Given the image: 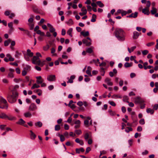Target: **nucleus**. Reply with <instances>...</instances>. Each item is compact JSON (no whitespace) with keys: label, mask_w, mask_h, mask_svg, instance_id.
<instances>
[{"label":"nucleus","mask_w":158,"mask_h":158,"mask_svg":"<svg viewBox=\"0 0 158 158\" xmlns=\"http://www.w3.org/2000/svg\"><path fill=\"white\" fill-rule=\"evenodd\" d=\"M114 33L115 37L117 39L121 41H123L125 40V32L122 29L116 28Z\"/></svg>","instance_id":"obj_1"},{"label":"nucleus","mask_w":158,"mask_h":158,"mask_svg":"<svg viewBox=\"0 0 158 158\" xmlns=\"http://www.w3.org/2000/svg\"><path fill=\"white\" fill-rule=\"evenodd\" d=\"M19 97L18 93L17 91H14L12 92V94H8L7 99L8 102L11 103H14L17 101Z\"/></svg>","instance_id":"obj_2"},{"label":"nucleus","mask_w":158,"mask_h":158,"mask_svg":"<svg viewBox=\"0 0 158 158\" xmlns=\"http://www.w3.org/2000/svg\"><path fill=\"white\" fill-rule=\"evenodd\" d=\"M134 103L137 104H139L140 105V108L141 109H144L145 107V101L140 97H137L135 98Z\"/></svg>","instance_id":"obj_3"},{"label":"nucleus","mask_w":158,"mask_h":158,"mask_svg":"<svg viewBox=\"0 0 158 158\" xmlns=\"http://www.w3.org/2000/svg\"><path fill=\"white\" fill-rule=\"evenodd\" d=\"M8 107V104L6 100L2 97H0V108L7 109Z\"/></svg>","instance_id":"obj_4"},{"label":"nucleus","mask_w":158,"mask_h":158,"mask_svg":"<svg viewBox=\"0 0 158 158\" xmlns=\"http://www.w3.org/2000/svg\"><path fill=\"white\" fill-rule=\"evenodd\" d=\"M32 63L35 64L40 65L41 61L39 58L37 56H33L32 59Z\"/></svg>","instance_id":"obj_5"},{"label":"nucleus","mask_w":158,"mask_h":158,"mask_svg":"<svg viewBox=\"0 0 158 158\" xmlns=\"http://www.w3.org/2000/svg\"><path fill=\"white\" fill-rule=\"evenodd\" d=\"M82 43L85 44L86 46H90L91 44V41L89 37H87L85 39H83L82 40Z\"/></svg>","instance_id":"obj_6"},{"label":"nucleus","mask_w":158,"mask_h":158,"mask_svg":"<svg viewBox=\"0 0 158 158\" xmlns=\"http://www.w3.org/2000/svg\"><path fill=\"white\" fill-rule=\"evenodd\" d=\"M6 56V57H5L4 59V60L6 62H8L9 61H13L14 60V58L12 57L10 54H7Z\"/></svg>","instance_id":"obj_7"},{"label":"nucleus","mask_w":158,"mask_h":158,"mask_svg":"<svg viewBox=\"0 0 158 158\" xmlns=\"http://www.w3.org/2000/svg\"><path fill=\"white\" fill-rule=\"evenodd\" d=\"M47 80L49 81H56V77L55 75H50L48 76Z\"/></svg>","instance_id":"obj_8"},{"label":"nucleus","mask_w":158,"mask_h":158,"mask_svg":"<svg viewBox=\"0 0 158 158\" xmlns=\"http://www.w3.org/2000/svg\"><path fill=\"white\" fill-rule=\"evenodd\" d=\"M37 109L36 105L34 103L31 104L29 107V110L31 111H34L36 110Z\"/></svg>","instance_id":"obj_9"},{"label":"nucleus","mask_w":158,"mask_h":158,"mask_svg":"<svg viewBox=\"0 0 158 158\" xmlns=\"http://www.w3.org/2000/svg\"><path fill=\"white\" fill-rule=\"evenodd\" d=\"M6 118L10 121H15L16 119V117L13 116L11 115H7L6 116Z\"/></svg>","instance_id":"obj_10"},{"label":"nucleus","mask_w":158,"mask_h":158,"mask_svg":"<svg viewBox=\"0 0 158 158\" xmlns=\"http://www.w3.org/2000/svg\"><path fill=\"white\" fill-rule=\"evenodd\" d=\"M138 15V12H135L134 13H132L130 15H129L127 16V18H136Z\"/></svg>","instance_id":"obj_11"},{"label":"nucleus","mask_w":158,"mask_h":158,"mask_svg":"<svg viewBox=\"0 0 158 158\" xmlns=\"http://www.w3.org/2000/svg\"><path fill=\"white\" fill-rule=\"evenodd\" d=\"M49 30L50 32L53 33V35L54 37H56V36L57 33L55 31V29L53 27L49 28Z\"/></svg>","instance_id":"obj_12"},{"label":"nucleus","mask_w":158,"mask_h":158,"mask_svg":"<svg viewBox=\"0 0 158 158\" xmlns=\"http://www.w3.org/2000/svg\"><path fill=\"white\" fill-rule=\"evenodd\" d=\"M36 78L37 79L36 82L38 84H41L43 82V80L42 79V78L41 76L37 77Z\"/></svg>","instance_id":"obj_13"},{"label":"nucleus","mask_w":158,"mask_h":158,"mask_svg":"<svg viewBox=\"0 0 158 158\" xmlns=\"http://www.w3.org/2000/svg\"><path fill=\"white\" fill-rule=\"evenodd\" d=\"M91 136V133L89 132V133H86L84 135V137L85 139L86 140H87L88 139H89L90 138Z\"/></svg>","instance_id":"obj_14"},{"label":"nucleus","mask_w":158,"mask_h":158,"mask_svg":"<svg viewBox=\"0 0 158 158\" xmlns=\"http://www.w3.org/2000/svg\"><path fill=\"white\" fill-rule=\"evenodd\" d=\"M8 26L10 28L9 33H11L14 30V28L13 27L12 22H10L8 24Z\"/></svg>","instance_id":"obj_15"},{"label":"nucleus","mask_w":158,"mask_h":158,"mask_svg":"<svg viewBox=\"0 0 158 158\" xmlns=\"http://www.w3.org/2000/svg\"><path fill=\"white\" fill-rule=\"evenodd\" d=\"M110 81L111 80L110 79L108 78H106L105 80V82L107 83L108 85L111 86L113 85V83L112 82Z\"/></svg>","instance_id":"obj_16"},{"label":"nucleus","mask_w":158,"mask_h":158,"mask_svg":"<svg viewBox=\"0 0 158 158\" xmlns=\"http://www.w3.org/2000/svg\"><path fill=\"white\" fill-rule=\"evenodd\" d=\"M133 38L134 39H137L139 35V33L136 31H134L133 32Z\"/></svg>","instance_id":"obj_17"},{"label":"nucleus","mask_w":158,"mask_h":158,"mask_svg":"<svg viewBox=\"0 0 158 158\" xmlns=\"http://www.w3.org/2000/svg\"><path fill=\"white\" fill-rule=\"evenodd\" d=\"M142 12L144 14L147 15H148L150 13L149 10L145 8L143 9Z\"/></svg>","instance_id":"obj_18"},{"label":"nucleus","mask_w":158,"mask_h":158,"mask_svg":"<svg viewBox=\"0 0 158 158\" xmlns=\"http://www.w3.org/2000/svg\"><path fill=\"white\" fill-rule=\"evenodd\" d=\"M75 77L74 75H72L70 76V78L67 82V83H72L73 82V80L75 79Z\"/></svg>","instance_id":"obj_19"},{"label":"nucleus","mask_w":158,"mask_h":158,"mask_svg":"<svg viewBox=\"0 0 158 158\" xmlns=\"http://www.w3.org/2000/svg\"><path fill=\"white\" fill-rule=\"evenodd\" d=\"M92 68L90 66H88L87 67V69L86 71V73L91 76V71L92 70Z\"/></svg>","instance_id":"obj_20"},{"label":"nucleus","mask_w":158,"mask_h":158,"mask_svg":"<svg viewBox=\"0 0 158 158\" xmlns=\"http://www.w3.org/2000/svg\"><path fill=\"white\" fill-rule=\"evenodd\" d=\"M75 141L76 143H79L81 145H83L84 144L83 141L81 140H80L79 138L76 139Z\"/></svg>","instance_id":"obj_21"},{"label":"nucleus","mask_w":158,"mask_h":158,"mask_svg":"<svg viewBox=\"0 0 158 158\" xmlns=\"http://www.w3.org/2000/svg\"><path fill=\"white\" fill-rule=\"evenodd\" d=\"M27 55L30 57H32L33 55V52H31V51L29 49H28L27 50Z\"/></svg>","instance_id":"obj_22"},{"label":"nucleus","mask_w":158,"mask_h":158,"mask_svg":"<svg viewBox=\"0 0 158 158\" xmlns=\"http://www.w3.org/2000/svg\"><path fill=\"white\" fill-rule=\"evenodd\" d=\"M85 150L83 148H76V152L77 153H80V152H83Z\"/></svg>","instance_id":"obj_23"},{"label":"nucleus","mask_w":158,"mask_h":158,"mask_svg":"<svg viewBox=\"0 0 158 158\" xmlns=\"http://www.w3.org/2000/svg\"><path fill=\"white\" fill-rule=\"evenodd\" d=\"M30 132L31 133V138L32 139H35V137H36V135L31 130L30 131Z\"/></svg>","instance_id":"obj_24"},{"label":"nucleus","mask_w":158,"mask_h":158,"mask_svg":"<svg viewBox=\"0 0 158 158\" xmlns=\"http://www.w3.org/2000/svg\"><path fill=\"white\" fill-rule=\"evenodd\" d=\"M146 111L148 113L150 114H153L154 112V110L150 108H147L146 110Z\"/></svg>","instance_id":"obj_25"},{"label":"nucleus","mask_w":158,"mask_h":158,"mask_svg":"<svg viewBox=\"0 0 158 158\" xmlns=\"http://www.w3.org/2000/svg\"><path fill=\"white\" fill-rule=\"evenodd\" d=\"M150 12L152 15H154L157 12V9L155 7H152V10H151Z\"/></svg>","instance_id":"obj_26"},{"label":"nucleus","mask_w":158,"mask_h":158,"mask_svg":"<svg viewBox=\"0 0 158 158\" xmlns=\"http://www.w3.org/2000/svg\"><path fill=\"white\" fill-rule=\"evenodd\" d=\"M7 115L4 113H0V118L2 119L6 118Z\"/></svg>","instance_id":"obj_27"},{"label":"nucleus","mask_w":158,"mask_h":158,"mask_svg":"<svg viewBox=\"0 0 158 158\" xmlns=\"http://www.w3.org/2000/svg\"><path fill=\"white\" fill-rule=\"evenodd\" d=\"M32 9L33 11L35 13L38 14L40 13V11L39 10L38 8L35 6H32Z\"/></svg>","instance_id":"obj_28"},{"label":"nucleus","mask_w":158,"mask_h":158,"mask_svg":"<svg viewBox=\"0 0 158 158\" xmlns=\"http://www.w3.org/2000/svg\"><path fill=\"white\" fill-rule=\"evenodd\" d=\"M25 123V121L22 118H20L19 121L16 123L20 125H23Z\"/></svg>","instance_id":"obj_29"},{"label":"nucleus","mask_w":158,"mask_h":158,"mask_svg":"<svg viewBox=\"0 0 158 158\" xmlns=\"http://www.w3.org/2000/svg\"><path fill=\"white\" fill-rule=\"evenodd\" d=\"M81 34L84 37L88 36L89 35V32L88 31H87L85 32L84 31H82L81 32Z\"/></svg>","instance_id":"obj_30"},{"label":"nucleus","mask_w":158,"mask_h":158,"mask_svg":"<svg viewBox=\"0 0 158 158\" xmlns=\"http://www.w3.org/2000/svg\"><path fill=\"white\" fill-rule=\"evenodd\" d=\"M136 48V46H133L131 47L130 49L129 48H128L127 49L130 53H131V52H132L134 51V50Z\"/></svg>","instance_id":"obj_31"},{"label":"nucleus","mask_w":158,"mask_h":158,"mask_svg":"<svg viewBox=\"0 0 158 158\" xmlns=\"http://www.w3.org/2000/svg\"><path fill=\"white\" fill-rule=\"evenodd\" d=\"M23 69H24L27 72L30 70L31 67L28 65H27L25 67H24L23 68Z\"/></svg>","instance_id":"obj_32"},{"label":"nucleus","mask_w":158,"mask_h":158,"mask_svg":"<svg viewBox=\"0 0 158 158\" xmlns=\"http://www.w3.org/2000/svg\"><path fill=\"white\" fill-rule=\"evenodd\" d=\"M34 91L35 92L38 93V94L39 96H40L42 93V91L40 89H37V90H35Z\"/></svg>","instance_id":"obj_33"},{"label":"nucleus","mask_w":158,"mask_h":158,"mask_svg":"<svg viewBox=\"0 0 158 158\" xmlns=\"http://www.w3.org/2000/svg\"><path fill=\"white\" fill-rule=\"evenodd\" d=\"M58 136L60 137V140L61 142H62L64 141L65 138L64 135H60L59 134L58 135Z\"/></svg>","instance_id":"obj_34"},{"label":"nucleus","mask_w":158,"mask_h":158,"mask_svg":"<svg viewBox=\"0 0 158 158\" xmlns=\"http://www.w3.org/2000/svg\"><path fill=\"white\" fill-rule=\"evenodd\" d=\"M36 33L40 35L41 36H44L45 35V34L44 32H42L40 30H38L36 31Z\"/></svg>","instance_id":"obj_35"},{"label":"nucleus","mask_w":158,"mask_h":158,"mask_svg":"<svg viewBox=\"0 0 158 158\" xmlns=\"http://www.w3.org/2000/svg\"><path fill=\"white\" fill-rule=\"evenodd\" d=\"M11 40L10 39H9L7 40H6L4 41V44L5 46H7L8 45L9 43L11 42Z\"/></svg>","instance_id":"obj_36"},{"label":"nucleus","mask_w":158,"mask_h":158,"mask_svg":"<svg viewBox=\"0 0 158 158\" xmlns=\"http://www.w3.org/2000/svg\"><path fill=\"white\" fill-rule=\"evenodd\" d=\"M132 65V63H129L128 62H126L124 64V66L126 68H128L131 67Z\"/></svg>","instance_id":"obj_37"},{"label":"nucleus","mask_w":158,"mask_h":158,"mask_svg":"<svg viewBox=\"0 0 158 158\" xmlns=\"http://www.w3.org/2000/svg\"><path fill=\"white\" fill-rule=\"evenodd\" d=\"M24 116L26 117H30L31 116V114L29 112L24 114Z\"/></svg>","instance_id":"obj_38"},{"label":"nucleus","mask_w":158,"mask_h":158,"mask_svg":"<svg viewBox=\"0 0 158 158\" xmlns=\"http://www.w3.org/2000/svg\"><path fill=\"white\" fill-rule=\"evenodd\" d=\"M35 125L36 126H38L39 127H40L42 126L43 124L41 122L39 121L35 123Z\"/></svg>","instance_id":"obj_39"},{"label":"nucleus","mask_w":158,"mask_h":158,"mask_svg":"<svg viewBox=\"0 0 158 158\" xmlns=\"http://www.w3.org/2000/svg\"><path fill=\"white\" fill-rule=\"evenodd\" d=\"M96 15L95 14H93L92 16L91 21L93 22H95L96 21Z\"/></svg>","instance_id":"obj_40"},{"label":"nucleus","mask_w":158,"mask_h":158,"mask_svg":"<svg viewBox=\"0 0 158 158\" xmlns=\"http://www.w3.org/2000/svg\"><path fill=\"white\" fill-rule=\"evenodd\" d=\"M96 3L100 7H102L104 6V5L101 2V1H98Z\"/></svg>","instance_id":"obj_41"},{"label":"nucleus","mask_w":158,"mask_h":158,"mask_svg":"<svg viewBox=\"0 0 158 158\" xmlns=\"http://www.w3.org/2000/svg\"><path fill=\"white\" fill-rule=\"evenodd\" d=\"M129 100V98L127 96H124L123 97V100L124 102H126L127 103H129V102L128 101Z\"/></svg>","instance_id":"obj_42"},{"label":"nucleus","mask_w":158,"mask_h":158,"mask_svg":"<svg viewBox=\"0 0 158 158\" xmlns=\"http://www.w3.org/2000/svg\"><path fill=\"white\" fill-rule=\"evenodd\" d=\"M146 4V7L145 8H147V9L149 10V8L151 5V2L149 1H148L147 2Z\"/></svg>","instance_id":"obj_43"},{"label":"nucleus","mask_w":158,"mask_h":158,"mask_svg":"<svg viewBox=\"0 0 158 158\" xmlns=\"http://www.w3.org/2000/svg\"><path fill=\"white\" fill-rule=\"evenodd\" d=\"M73 30V29L72 28H70L69 29L68 31H67V33L71 37H72V32Z\"/></svg>","instance_id":"obj_44"},{"label":"nucleus","mask_w":158,"mask_h":158,"mask_svg":"<svg viewBox=\"0 0 158 158\" xmlns=\"http://www.w3.org/2000/svg\"><path fill=\"white\" fill-rule=\"evenodd\" d=\"M40 87V86L39 85H37V84L35 83L34 84L33 86L31 87V89H33L35 88H38Z\"/></svg>","instance_id":"obj_45"},{"label":"nucleus","mask_w":158,"mask_h":158,"mask_svg":"<svg viewBox=\"0 0 158 158\" xmlns=\"http://www.w3.org/2000/svg\"><path fill=\"white\" fill-rule=\"evenodd\" d=\"M84 124L85 127H87L89 126V121L87 120H85L84 121Z\"/></svg>","instance_id":"obj_46"},{"label":"nucleus","mask_w":158,"mask_h":158,"mask_svg":"<svg viewBox=\"0 0 158 158\" xmlns=\"http://www.w3.org/2000/svg\"><path fill=\"white\" fill-rule=\"evenodd\" d=\"M67 24L69 26L73 25V22L72 19H70L67 22Z\"/></svg>","instance_id":"obj_47"},{"label":"nucleus","mask_w":158,"mask_h":158,"mask_svg":"<svg viewBox=\"0 0 158 158\" xmlns=\"http://www.w3.org/2000/svg\"><path fill=\"white\" fill-rule=\"evenodd\" d=\"M60 129V125H56L55 127V131H58Z\"/></svg>","instance_id":"obj_48"},{"label":"nucleus","mask_w":158,"mask_h":158,"mask_svg":"<svg viewBox=\"0 0 158 158\" xmlns=\"http://www.w3.org/2000/svg\"><path fill=\"white\" fill-rule=\"evenodd\" d=\"M108 112L111 116H114L115 115V112L112 111L111 110H108Z\"/></svg>","instance_id":"obj_49"},{"label":"nucleus","mask_w":158,"mask_h":158,"mask_svg":"<svg viewBox=\"0 0 158 158\" xmlns=\"http://www.w3.org/2000/svg\"><path fill=\"white\" fill-rule=\"evenodd\" d=\"M113 98H121L122 97L118 95L114 94L112 96Z\"/></svg>","instance_id":"obj_50"},{"label":"nucleus","mask_w":158,"mask_h":158,"mask_svg":"<svg viewBox=\"0 0 158 158\" xmlns=\"http://www.w3.org/2000/svg\"><path fill=\"white\" fill-rule=\"evenodd\" d=\"M16 54L15 55V56L16 57L19 58V56H20L21 54V53L19 52L18 51H16L15 52Z\"/></svg>","instance_id":"obj_51"},{"label":"nucleus","mask_w":158,"mask_h":158,"mask_svg":"<svg viewBox=\"0 0 158 158\" xmlns=\"http://www.w3.org/2000/svg\"><path fill=\"white\" fill-rule=\"evenodd\" d=\"M14 77L13 73L12 72H10L8 74L7 77L9 78H13Z\"/></svg>","instance_id":"obj_52"},{"label":"nucleus","mask_w":158,"mask_h":158,"mask_svg":"<svg viewBox=\"0 0 158 158\" xmlns=\"http://www.w3.org/2000/svg\"><path fill=\"white\" fill-rule=\"evenodd\" d=\"M86 52L91 53L93 52V50L91 48H88L86 51Z\"/></svg>","instance_id":"obj_53"},{"label":"nucleus","mask_w":158,"mask_h":158,"mask_svg":"<svg viewBox=\"0 0 158 158\" xmlns=\"http://www.w3.org/2000/svg\"><path fill=\"white\" fill-rule=\"evenodd\" d=\"M28 25L30 30H32L33 29L34 26L32 23H29Z\"/></svg>","instance_id":"obj_54"},{"label":"nucleus","mask_w":158,"mask_h":158,"mask_svg":"<svg viewBox=\"0 0 158 158\" xmlns=\"http://www.w3.org/2000/svg\"><path fill=\"white\" fill-rule=\"evenodd\" d=\"M139 123L140 124L143 125L145 124V121L143 118H142L140 120Z\"/></svg>","instance_id":"obj_55"},{"label":"nucleus","mask_w":158,"mask_h":158,"mask_svg":"<svg viewBox=\"0 0 158 158\" xmlns=\"http://www.w3.org/2000/svg\"><path fill=\"white\" fill-rule=\"evenodd\" d=\"M155 44V43L154 42H152L150 43H148L146 45L148 47L151 46Z\"/></svg>","instance_id":"obj_56"},{"label":"nucleus","mask_w":158,"mask_h":158,"mask_svg":"<svg viewBox=\"0 0 158 158\" xmlns=\"http://www.w3.org/2000/svg\"><path fill=\"white\" fill-rule=\"evenodd\" d=\"M50 48V46L49 45L47 44L46 46H44L43 47L44 50L45 51L47 50Z\"/></svg>","instance_id":"obj_57"},{"label":"nucleus","mask_w":158,"mask_h":158,"mask_svg":"<svg viewBox=\"0 0 158 158\" xmlns=\"http://www.w3.org/2000/svg\"><path fill=\"white\" fill-rule=\"evenodd\" d=\"M22 79L21 78H19V79L15 78L14 79V81L16 83H18L19 81H22Z\"/></svg>","instance_id":"obj_58"},{"label":"nucleus","mask_w":158,"mask_h":158,"mask_svg":"<svg viewBox=\"0 0 158 158\" xmlns=\"http://www.w3.org/2000/svg\"><path fill=\"white\" fill-rule=\"evenodd\" d=\"M24 58H25V59H26V60L27 61H29L30 58H29V57H28V56L27 55H26V54H24Z\"/></svg>","instance_id":"obj_59"},{"label":"nucleus","mask_w":158,"mask_h":158,"mask_svg":"<svg viewBox=\"0 0 158 158\" xmlns=\"http://www.w3.org/2000/svg\"><path fill=\"white\" fill-rule=\"evenodd\" d=\"M81 11L83 13L85 12V13L86 14H87V10H86V8L85 7H83L81 9Z\"/></svg>","instance_id":"obj_60"},{"label":"nucleus","mask_w":158,"mask_h":158,"mask_svg":"<svg viewBox=\"0 0 158 158\" xmlns=\"http://www.w3.org/2000/svg\"><path fill=\"white\" fill-rule=\"evenodd\" d=\"M65 54L66 52H63V54L62 55V58L63 59H67L68 58V56L67 55H65Z\"/></svg>","instance_id":"obj_61"},{"label":"nucleus","mask_w":158,"mask_h":158,"mask_svg":"<svg viewBox=\"0 0 158 158\" xmlns=\"http://www.w3.org/2000/svg\"><path fill=\"white\" fill-rule=\"evenodd\" d=\"M109 103L110 104L113 106H116V104L115 102L113 101H109Z\"/></svg>","instance_id":"obj_62"},{"label":"nucleus","mask_w":158,"mask_h":158,"mask_svg":"<svg viewBox=\"0 0 158 158\" xmlns=\"http://www.w3.org/2000/svg\"><path fill=\"white\" fill-rule=\"evenodd\" d=\"M142 54L143 55H146L148 53V51L147 50H144L142 52Z\"/></svg>","instance_id":"obj_63"},{"label":"nucleus","mask_w":158,"mask_h":158,"mask_svg":"<svg viewBox=\"0 0 158 158\" xmlns=\"http://www.w3.org/2000/svg\"><path fill=\"white\" fill-rule=\"evenodd\" d=\"M154 109L156 110L158 109V103L154 105L153 106Z\"/></svg>","instance_id":"obj_64"}]
</instances>
